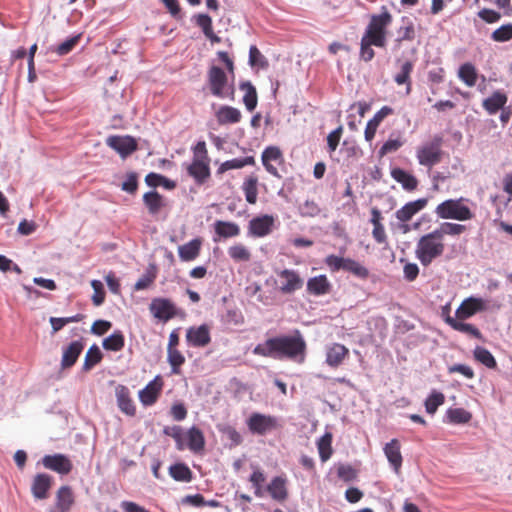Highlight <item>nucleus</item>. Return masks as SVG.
Returning <instances> with one entry per match:
<instances>
[{
    "label": "nucleus",
    "mask_w": 512,
    "mask_h": 512,
    "mask_svg": "<svg viewBox=\"0 0 512 512\" xmlns=\"http://www.w3.org/2000/svg\"><path fill=\"white\" fill-rule=\"evenodd\" d=\"M491 39L495 42H507L512 39V23L504 24L494 30Z\"/></svg>",
    "instance_id": "nucleus-53"
},
{
    "label": "nucleus",
    "mask_w": 512,
    "mask_h": 512,
    "mask_svg": "<svg viewBox=\"0 0 512 512\" xmlns=\"http://www.w3.org/2000/svg\"><path fill=\"white\" fill-rule=\"evenodd\" d=\"M249 481L254 487V494L257 497L263 496V483L265 482V475L259 469H255L249 477Z\"/></svg>",
    "instance_id": "nucleus-54"
},
{
    "label": "nucleus",
    "mask_w": 512,
    "mask_h": 512,
    "mask_svg": "<svg viewBox=\"0 0 512 512\" xmlns=\"http://www.w3.org/2000/svg\"><path fill=\"white\" fill-rule=\"evenodd\" d=\"M349 356V349L340 343H333L327 348L326 363L332 367L337 368Z\"/></svg>",
    "instance_id": "nucleus-25"
},
{
    "label": "nucleus",
    "mask_w": 512,
    "mask_h": 512,
    "mask_svg": "<svg viewBox=\"0 0 512 512\" xmlns=\"http://www.w3.org/2000/svg\"><path fill=\"white\" fill-rule=\"evenodd\" d=\"M473 356L476 361L489 369H495L497 367V362L494 356L488 349L484 347L477 346L473 351Z\"/></svg>",
    "instance_id": "nucleus-44"
},
{
    "label": "nucleus",
    "mask_w": 512,
    "mask_h": 512,
    "mask_svg": "<svg viewBox=\"0 0 512 512\" xmlns=\"http://www.w3.org/2000/svg\"><path fill=\"white\" fill-rule=\"evenodd\" d=\"M392 178L400 183L407 191H414L418 187L417 178L401 168H394L391 170Z\"/></svg>",
    "instance_id": "nucleus-32"
},
{
    "label": "nucleus",
    "mask_w": 512,
    "mask_h": 512,
    "mask_svg": "<svg viewBox=\"0 0 512 512\" xmlns=\"http://www.w3.org/2000/svg\"><path fill=\"white\" fill-rule=\"evenodd\" d=\"M228 255L235 262H249L252 254L242 243H237L228 249Z\"/></svg>",
    "instance_id": "nucleus-45"
},
{
    "label": "nucleus",
    "mask_w": 512,
    "mask_h": 512,
    "mask_svg": "<svg viewBox=\"0 0 512 512\" xmlns=\"http://www.w3.org/2000/svg\"><path fill=\"white\" fill-rule=\"evenodd\" d=\"M143 202L152 215H156L166 206L164 198L157 191H150L143 195Z\"/></svg>",
    "instance_id": "nucleus-36"
},
{
    "label": "nucleus",
    "mask_w": 512,
    "mask_h": 512,
    "mask_svg": "<svg viewBox=\"0 0 512 512\" xmlns=\"http://www.w3.org/2000/svg\"><path fill=\"white\" fill-rule=\"evenodd\" d=\"M337 475L345 482H350L356 478V471L350 465L341 464L337 468Z\"/></svg>",
    "instance_id": "nucleus-60"
},
{
    "label": "nucleus",
    "mask_w": 512,
    "mask_h": 512,
    "mask_svg": "<svg viewBox=\"0 0 512 512\" xmlns=\"http://www.w3.org/2000/svg\"><path fill=\"white\" fill-rule=\"evenodd\" d=\"M307 350L306 341L300 330L291 334L268 338L253 349V354L274 359L303 361Z\"/></svg>",
    "instance_id": "nucleus-1"
},
{
    "label": "nucleus",
    "mask_w": 512,
    "mask_h": 512,
    "mask_svg": "<svg viewBox=\"0 0 512 512\" xmlns=\"http://www.w3.org/2000/svg\"><path fill=\"white\" fill-rule=\"evenodd\" d=\"M462 321L463 320L453 318L449 315L445 318V322L455 331L466 333L479 340H483V335L477 327L469 323H464Z\"/></svg>",
    "instance_id": "nucleus-31"
},
{
    "label": "nucleus",
    "mask_w": 512,
    "mask_h": 512,
    "mask_svg": "<svg viewBox=\"0 0 512 512\" xmlns=\"http://www.w3.org/2000/svg\"><path fill=\"white\" fill-rule=\"evenodd\" d=\"M53 485V477L46 473H39L35 475L31 492L36 499L43 500L48 498L49 490Z\"/></svg>",
    "instance_id": "nucleus-20"
},
{
    "label": "nucleus",
    "mask_w": 512,
    "mask_h": 512,
    "mask_svg": "<svg viewBox=\"0 0 512 512\" xmlns=\"http://www.w3.org/2000/svg\"><path fill=\"white\" fill-rule=\"evenodd\" d=\"M42 464L46 469L62 475L69 474L73 469L71 460L64 454L45 455Z\"/></svg>",
    "instance_id": "nucleus-14"
},
{
    "label": "nucleus",
    "mask_w": 512,
    "mask_h": 512,
    "mask_svg": "<svg viewBox=\"0 0 512 512\" xmlns=\"http://www.w3.org/2000/svg\"><path fill=\"white\" fill-rule=\"evenodd\" d=\"M163 432L165 435L170 436L175 440L178 450L184 449L183 430L180 426L165 427Z\"/></svg>",
    "instance_id": "nucleus-56"
},
{
    "label": "nucleus",
    "mask_w": 512,
    "mask_h": 512,
    "mask_svg": "<svg viewBox=\"0 0 512 512\" xmlns=\"http://www.w3.org/2000/svg\"><path fill=\"white\" fill-rule=\"evenodd\" d=\"M80 39H81V34H78V35H75V36L65 40L64 42H62L61 44H59L56 47L55 52L60 56L70 53L75 48V46L79 43Z\"/></svg>",
    "instance_id": "nucleus-55"
},
{
    "label": "nucleus",
    "mask_w": 512,
    "mask_h": 512,
    "mask_svg": "<svg viewBox=\"0 0 512 512\" xmlns=\"http://www.w3.org/2000/svg\"><path fill=\"white\" fill-rule=\"evenodd\" d=\"M427 203L428 200L426 198L408 202L396 211L395 216L400 222H408L415 214L424 209Z\"/></svg>",
    "instance_id": "nucleus-26"
},
{
    "label": "nucleus",
    "mask_w": 512,
    "mask_h": 512,
    "mask_svg": "<svg viewBox=\"0 0 512 512\" xmlns=\"http://www.w3.org/2000/svg\"><path fill=\"white\" fill-rule=\"evenodd\" d=\"M277 274L282 280L279 289L283 294H292L303 287L304 281L297 271L283 269Z\"/></svg>",
    "instance_id": "nucleus-13"
},
{
    "label": "nucleus",
    "mask_w": 512,
    "mask_h": 512,
    "mask_svg": "<svg viewBox=\"0 0 512 512\" xmlns=\"http://www.w3.org/2000/svg\"><path fill=\"white\" fill-rule=\"evenodd\" d=\"M247 426L252 433L264 435L268 431L277 428V420L270 415L253 413L247 421Z\"/></svg>",
    "instance_id": "nucleus-11"
},
{
    "label": "nucleus",
    "mask_w": 512,
    "mask_h": 512,
    "mask_svg": "<svg viewBox=\"0 0 512 512\" xmlns=\"http://www.w3.org/2000/svg\"><path fill=\"white\" fill-rule=\"evenodd\" d=\"M331 283L326 275H318L308 279L307 292L314 296L328 294L331 291Z\"/></svg>",
    "instance_id": "nucleus-28"
},
{
    "label": "nucleus",
    "mask_w": 512,
    "mask_h": 512,
    "mask_svg": "<svg viewBox=\"0 0 512 512\" xmlns=\"http://www.w3.org/2000/svg\"><path fill=\"white\" fill-rule=\"evenodd\" d=\"M342 135V127H338L337 129L330 132L327 136V144L330 153H333L337 146L339 145L340 139Z\"/></svg>",
    "instance_id": "nucleus-63"
},
{
    "label": "nucleus",
    "mask_w": 512,
    "mask_h": 512,
    "mask_svg": "<svg viewBox=\"0 0 512 512\" xmlns=\"http://www.w3.org/2000/svg\"><path fill=\"white\" fill-rule=\"evenodd\" d=\"M115 396L120 411L129 417H134L136 415V405L128 387L121 384L116 386Z\"/></svg>",
    "instance_id": "nucleus-17"
},
{
    "label": "nucleus",
    "mask_w": 512,
    "mask_h": 512,
    "mask_svg": "<svg viewBox=\"0 0 512 512\" xmlns=\"http://www.w3.org/2000/svg\"><path fill=\"white\" fill-rule=\"evenodd\" d=\"M486 309L485 301L481 298L469 297L462 301L460 306L457 308L455 315L459 320H465L476 313Z\"/></svg>",
    "instance_id": "nucleus-16"
},
{
    "label": "nucleus",
    "mask_w": 512,
    "mask_h": 512,
    "mask_svg": "<svg viewBox=\"0 0 512 512\" xmlns=\"http://www.w3.org/2000/svg\"><path fill=\"white\" fill-rule=\"evenodd\" d=\"M103 354L100 348L93 344L86 352L82 370L84 372L90 371L94 366L102 361Z\"/></svg>",
    "instance_id": "nucleus-41"
},
{
    "label": "nucleus",
    "mask_w": 512,
    "mask_h": 512,
    "mask_svg": "<svg viewBox=\"0 0 512 512\" xmlns=\"http://www.w3.org/2000/svg\"><path fill=\"white\" fill-rule=\"evenodd\" d=\"M478 16L486 23H496L501 19V14L495 10L484 8L478 12Z\"/></svg>",
    "instance_id": "nucleus-64"
},
{
    "label": "nucleus",
    "mask_w": 512,
    "mask_h": 512,
    "mask_svg": "<svg viewBox=\"0 0 512 512\" xmlns=\"http://www.w3.org/2000/svg\"><path fill=\"white\" fill-rule=\"evenodd\" d=\"M162 381L157 377L150 381L142 390L139 391V399L144 406L153 405L162 390Z\"/></svg>",
    "instance_id": "nucleus-24"
},
{
    "label": "nucleus",
    "mask_w": 512,
    "mask_h": 512,
    "mask_svg": "<svg viewBox=\"0 0 512 512\" xmlns=\"http://www.w3.org/2000/svg\"><path fill=\"white\" fill-rule=\"evenodd\" d=\"M215 234L219 238H232L240 234V227L238 224L229 221L217 220L214 223Z\"/></svg>",
    "instance_id": "nucleus-33"
},
{
    "label": "nucleus",
    "mask_w": 512,
    "mask_h": 512,
    "mask_svg": "<svg viewBox=\"0 0 512 512\" xmlns=\"http://www.w3.org/2000/svg\"><path fill=\"white\" fill-rule=\"evenodd\" d=\"M416 38V29L413 21L404 16L401 18V25L396 30V38L394 40L395 47L400 48L405 41L411 42Z\"/></svg>",
    "instance_id": "nucleus-23"
},
{
    "label": "nucleus",
    "mask_w": 512,
    "mask_h": 512,
    "mask_svg": "<svg viewBox=\"0 0 512 512\" xmlns=\"http://www.w3.org/2000/svg\"><path fill=\"white\" fill-rule=\"evenodd\" d=\"M239 88L244 92L243 103L246 109L252 112L258 103L257 91L250 81L240 83Z\"/></svg>",
    "instance_id": "nucleus-35"
},
{
    "label": "nucleus",
    "mask_w": 512,
    "mask_h": 512,
    "mask_svg": "<svg viewBox=\"0 0 512 512\" xmlns=\"http://www.w3.org/2000/svg\"><path fill=\"white\" fill-rule=\"evenodd\" d=\"M447 419L453 424H466L471 421L472 414L463 408H450L446 412Z\"/></svg>",
    "instance_id": "nucleus-46"
},
{
    "label": "nucleus",
    "mask_w": 512,
    "mask_h": 512,
    "mask_svg": "<svg viewBox=\"0 0 512 512\" xmlns=\"http://www.w3.org/2000/svg\"><path fill=\"white\" fill-rule=\"evenodd\" d=\"M187 173L191 176L195 183L203 185L210 178V161L192 159L187 167Z\"/></svg>",
    "instance_id": "nucleus-18"
},
{
    "label": "nucleus",
    "mask_w": 512,
    "mask_h": 512,
    "mask_svg": "<svg viewBox=\"0 0 512 512\" xmlns=\"http://www.w3.org/2000/svg\"><path fill=\"white\" fill-rule=\"evenodd\" d=\"M320 208L314 201L307 200L301 207L300 212L304 217H315L320 214Z\"/></svg>",
    "instance_id": "nucleus-62"
},
{
    "label": "nucleus",
    "mask_w": 512,
    "mask_h": 512,
    "mask_svg": "<svg viewBox=\"0 0 512 512\" xmlns=\"http://www.w3.org/2000/svg\"><path fill=\"white\" fill-rule=\"evenodd\" d=\"M169 474L174 480L180 482H190L193 478L192 471L184 463H177L170 466Z\"/></svg>",
    "instance_id": "nucleus-43"
},
{
    "label": "nucleus",
    "mask_w": 512,
    "mask_h": 512,
    "mask_svg": "<svg viewBox=\"0 0 512 512\" xmlns=\"http://www.w3.org/2000/svg\"><path fill=\"white\" fill-rule=\"evenodd\" d=\"M75 502V496L70 486H61L55 497V504L51 512H69Z\"/></svg>",
    "instance_id": "nucleus-19"
},
{
    "label": "nucleus",
    "mask_w": 512,
    "mask_h": 512,
    "mask_svg": "<svg viewBox=\"0 0 512 512\" xmlns=\"http://www.w3.org/2000/svg\"><path fill=\"white\" fill-rule=\"evenodd\" d=\"M102 345L103 348L107 351L118 352L122 350L125 345V338L122 331H114L110 336L103 340Z\"/></svg>",
    "instance_id": "nucleus-40"
},
{
    "label": "nucleus",
    "mask_w": 512,
    "mask_h": 512,
    "mask_svg": "<svg viewBox=\"0 0 512 512\" xmlns=\"http://www.w3.org/2000/svg\"><path fill=\"white\" fill-rule=\"evenodd\" d=\"M443 136L437 134L416 148V159L419 165L431 170L442 162L445 152L442 149Z\"/></svg>",
    "instance_id": "nucleus-4"
},
{
    "label": "nucleus",
    "mask_w": 512,
    "mask_h": 512,
    "mask_svg": "<svg viewBox=\"0 0 512 512\" xmlns=\"http://www.w3.org/2000/svg\"><path fill=\"white\" fill-rule=\"evenodd\" d=\"M249 63L251 66H258L261 68H266L268 66V61L254 45L251 46L249 50Z\"/></svg>",
    "instance_id": "nucleus-57"
},
{
    "label": "nucleus",
    "mask_w": 512,
    "mask_h": 512,
    "mask_svg": "<svg viewBox=\"0 0 512 512\" xmlns=\"http://www.w3.org/2000/svg\"><path fill=\"white\" fill-rule=\"evenodd\" d=\"M506 102L507 96L502 92L496 91L483 101V107L490 115H493L500 109H503Z\"/></svg>",
    "instance_id": "nucleus-37"
},
{
    "label": "nucleus",
    "mask_w": 512,
    "mask_h": 512,
    "mask_svg": "<svg viewBox=\"0 0 512 512\" xmlns=\"http://www.w3.org/2000/svg\"><path fill=\"white\" fill-rule=\"evenodd\" d=\"M413 70V64L410 61H406L402 64L400 72L395 75V82L398 85L406 84V92L407 94L411 91V80H410V74Z\"/></svg>",
    "instance_id": "nucleus-48"
},
{
    "label": "nucleus",
    "mask_w": 512,
    "mask_h": 512,
    "mask_svg": "<svg viewBox=\"0 0 512 512\" xmlns=\"http://www.w3.org/2000/svg\"><path fill=\"white\" fill-rule=\"evenodd\" d=\"M445 396L443 393L438 391H432V393L428 396L425 401V409L429 414H434L438 407L444 404Z\"/></svg>",
    "instance_id": "nucleus-52"
},
{
    "label": "nucleus",
    "mask_w": 512,
    "mask_h": 512,
    "mask_svg": "<svg viewBox=\"0 0 512 512\" xmlns=\"http://www.w3.org/2000/svg\"><path fill=\"white\" fill-rule=\"evenodd\" d=\"M261 160L266 171L274 177L281 178L277 167L273 164H283L284 157L281 149L277 146L266 147L261 155Z\"/></svg>",
    "instance_id": "nucleus-12"
},
{
    "label": "nucleus",
    "mask_w": 512,
    "mask_h": 512,
    "mask_svg": "<svg viewBox=\"0 0 512 512\" xmlns=\"http://www.w3.org/2000/svg\"><path fill=\"white\" fill-rule=\"evenodd\" d=\"M383 451L394 472L396 474H400L403 457L401 454V445L399 440L394 438L390 442L386 443Z\"/></svg>",
    "instance_id": "nucleus-21"
},
{
    "label": "nucleus",
    "mask_w": 512,
    "mask_h": 512,
    "mask_svg": "<svg viewBox=\"0 0 512 512\" xmlns=\"http://www.w3.org/2000/svg\"><path fill=\"white\" fill-rule=\"evenodd\" d=\"M242 190L246 201L249 204H255L258 197V178L253 175L248 176L242 184Z\"/></svg>",
    "instance_id": "nucleus-39"
},
{
    "label": "nucleus",
    "mask_w": 512,
    "mask_h": 512,
    "mask_svg": "<svg viewBox=\"0 0 512 512\" xmlns=\"http://www.w3.org/2000/svg\"><path fill=\"white\" fill-rule=\"evenodd\" d=\"M241 118L240 110L232 106H221L216 112V119L220 125L235 124L240 122Z\"/></svg>",
    "instance_id": "nucleus-30"
},
{
    "label": "nucleus",
    "mask_w": 512,
    "mask_h": 512,
    "mask_svg": "<svg viewBox=\"0 0 512 512\" xmlns=\"http://www.w3.org/2000/svg\"><path fill=\"white\" fill-rule=\"evenodd\" d=\"M207 83L213 96L234 100V84L229 83L228 75L222 68L211 66L207 73Z\"/></svg>",
    "instance_id": "nucleus-5"
},
{
    "label": "nucleus",
    "mask_w": 512,
    "mask_h": 512,
    "mask_svg": "<svg viewBox=\"0 0 512 512\" xmlns=\"http://www.w3.org/2000/svg\"><path fill=\"white\" fill-rule=\"evenodd\" d=\"M467 200L463 197L458 199H447L437 205L436 215L441 219H454L468 221L474 218V213L465 204Z\"/></svg>",
    "instance_id": "nucleus-6"
},
{
    "label": "nucleus",
    "mask_w": 512,
    "mask_h": 512,
    "mask_svg": "<svg viewBox=\"0 0 512 512\" xmlns=\"http://www.w3.org/2000/svg\"><path fill=\"white\" fill-rule=\"evenodd\" d=\"M436 232L440 234V238L443 240L444 235L457 236L466 231V226L457 223L444 222L437 229Z\"/></svg>",
    "instance_id": "nucleus-51"
},
{
    "label": "nucleus",
    "mask_w": 512,
    "mask_h": 512,
    "mask_svg": "<svg viewBox=\"0 0 512 512\" xmlns=\"http://www.w3.org/2000/svg\"><path fill=\"white\" fill-rule=\"evenodd\" d=\"M272 499L284 502L288 498L287 479L283 476L274 477L267 486Z\"/></svg>",
    "instance_id": "nucleus-27"
},
{
    "label": "nucleus",
    "mask_w": 512,
    "mask_h": 512,
    "mask_svg": "<svg viewBox=\"0 0 512 512\" xmlns=\"http://www.w3.org/2000/svg\"><path fill=\"white\" fill-rule=\"evenodd\" d=\"M444 249L445 246L440 234L433 230L419 239L415 254L423 266H428L434 259L443 254Z\"/></svg>",
    "instance_id": "nucleus-3"
},
{
    "label": "nucleus",
    "mask_w": 512,
    "mask_h": 512,
    "mask_svg": "<svg viewBox=\"0 0 512 512\" xmlns=\"http://www.w3.org/2000/svg\"><path fill=\"white\" fill-rule=\"evenodd\" d=\"M332 433L326 432L318 441L317 448L322 462H326L333 454L332 449Z\"/></svg>",
    "instance_id": "nucleus-42"
},
{
    "label": "nucleus",
    "mask_w": 512,
    "mask_h": 512,
    "mask_svg": "<svg viewBox=\"0 0 512 512\" xmlns=\"http://www.w3.org/2000/svg\"><path fill=\"white\" fill-rule=\"evenodd\" d=\"M275 225V217L273 215L264 214L252 218L248 224L249 235L257 238H262L269 235Z\"/></svg>",
    "instance_id": "nucleus-10"
},
{
    "label": "nucleus",
    "mask_w": 512,
    "mask_h": 512,
    "mask_svg": "<svg viewBox=\"0 0 512 512\" xmlns=\"http://www.w3.org/2000/svg\"><path fill=\"white\" fill-rule=\"evenodd\" d=\"M201 246H202L201 238L192 239L188 243L179 246L178 254H179L180 259L185 262L195 260L200 254Z\"/></svg>",
    "instance_id": "nucleus-29"
},
{
    "label": "nucleus",
    "mask_w": 512,
    "mask_h": 512,
    "mask_svg": "<svg viewBox=\"0 0 512 512\" xmlns=\"http://www.w3.org/2000/svg\"><path fill=\"white\" fill-rule=\"evenodd\" d=\"M458 76L469 87L476 84L477 72L474 65L471 63L461 65L458 71Z\"/></svg>",
    "instance_id": "nucleus-49"
},
{
    "label": "nucleus",
    "mask_w": 512,
    "mask_h": 512,
    "mask_svg": "<svg viewBox=\"0 0 512 512\" xmlns=\"http://www.w3.org/2000/svg\"><path fill=\"white\" fill-rule=\"evenodd\" d=\"M83 349L84 343L81 340L72 341L66 348L63 349L61 368L65 370L74 366Z\"/></svg>",
    "instance_id": "nucleus-22"
},
{
    "label": "nucleus",
    "mask_w": 512,
    "mask_h": 512,
    "mask_svg": "<svg viewBox=\"0 0 512 512\" xmlns=\"http://www.w3.org/2000/svg\"><path fill=\"white\" fill-rule=\"evenodd\" d=\"M121 188L130 194L136 193L138 189V177L135 172H130L126 176V180L122 183Z\"/></svg>",
    "instance_id": "nucleus-59"
},
{
    "label": "nucleus",
    "mask_w": 512,
    "mask_h": 512,
    "mask_svg": "<svg viewBox=\"0 0 512 512\" xmlns=\"http://www.w3.org/2000/svg\"><path fill=\"white\" fill-rule=\"evenodd\" d=\"M145 182L150 187L164 186L166 189H174L176 184L174 181L157 173H149L145 177Z\"/></svg>",
    "instance_id": "nucleus-50"
},
{
    "label": "nucleus",
    "mask_w": 512,
    "mask_h": 512,
    "mask_svg": "<svg viewBox=\"0 0 512 512\" xmlns=\"http://www.w3.org/2000/svg\"><path fill=\"white\" fill-rule=\"evenodd\" d=\"M106 144L115 150L122 158H126L138 149L136 139L130 135H112L106 139Z\"/></svg>",
    "instance_id": "nucleus-9"
},
{
    "label": "nucleus",
    "mask_w": 512,
    "mask_h": 512,
    "mask_svg": "<svg viewBox=\"0 0 512 512\" xmlns=\"http://www.w3.org/2000/svg\"><path fill=\"white\" fill-rule=\"evenodd\" d=\"M187 447L194 453L204 450L205 438L203 432L196 426L191 427L187 432Z\"/></svg>",
    "instance_id": "nucleus-34"
},
{
    "label": "nucleus",
    "mask_w": 512,
    "mask_h": 512,
    "mask_svg": "<svg viewBox=\"0 0 512 512\" xmlns=\"http://www.w3.org/2000/svg\"><path fill=\"white\" fill-rule=\"evenodd\" d=\"M91 286L94 290V294L92 296V302L95 306H100L103 304L105 300V292L103 289V284L99 280H93L91 282Z\"/></svg>",
    "instance_id": "nucleus-58"
},
{
    "label": "nucleus",
    "mask_w": 512,
    "mask_h": 512,
    "mask_svg": "<svg viewBox=\"0 0 512 512\" xmlns=\"http://www.w3.org/2000/svg\"><path fill=\"white\" fill-rule=\"evenodd\" d=\"M149 310L154 318L162 322H167L179 315L176 305L168 298L158 297L152 299Z\"/></svg>",
    "instance_id": "nucleus-8"
},
{
    "label": "nucleus",
    "mask_w": 512,
    "mask_h": 512,
    "mask_svg": "<svg viewBox=\"0 0 512 512\" xmlns=\"http://www.w3.org/2000/svg\"><path fill=\"white\" fill-rule=\"evenodd\" d=\"M392 14L383 6L379 14H373L366 26L360 42V57L363 61L369 62L375 52L372 46L384 48L387 43V29L392 23Z\"/></svg>",
    "instance_id": "nucleus-2"
},
{
    "label": "nucleus",
    "mask_w": 512,
    "mask_h": 512,
    "mask_svg": "<svg viewBox=\"0 0 512 512\" xmlns=\"http://www.w3.org/2000/svg\"><path fill=\"white\" fill-rule=\"evenodd\" d=\"M186 341L193 347H205L211 342L210 328L206 324L189 327L186 331Z\"/></svg>",
    "instance_id": "nucleus-15"
},
{
    "label": "nucleus",
    "mask_w": 512,
    "mask_h": 512,
    "mask_svg": "<svg viewBox=\"0 0 512 512\" xmlns=\"http://www.w3.org/2000/svg\"><path fill=\"white\" fill-rule=\"evenodd\" d=\"M248 165H255V159L253 156H247L244 158H234L223 162L217 169L216 174L222 175L226 171L231 169H241Z\"/></svg>",
    "instance_id": "nucleus-38"
},
{
    "label": "nucleus",
    "mask_w": 512,
    "mask_h": 512,
    "mask_svg": "<svg viewBox=\"0 0 512 512\" xmlns=\"http://www.w3.org/2000/svg\"><path fill=\"white\" fill-rule=\"evenodd\" d=\"M167 361L173 374L181 373V366L185 363V357L177 348L167 349Z\"/></svg>",
    "instance_id": "nucleus-47"
},
{
    "label": "nucleus",
    "mask_w": 512,
    "mask_h": 512,
    "mask_svg": "<svg viewBox=\"0 0 512 512\" xmlns=\"http://www.w3.org/2000/svg\"><path fill=\"white\" fill-rule=\"evenodd\" d=\"M324 263L332 273L343 270L345 272L351 273L353 276L361 280H366L370 276V272L367 267L349 257L346 258L335 254H330L325 257Z\"/></svg>",
    "instance_id": "nucleus-7"
},
{
    "label": "nucleus",
    "mask_w": 512,
    "mask_h": 512,
    "mask_svg": "<svg viewBox=\"0 0 512 512\" xmlns=\"http://www.w3.org/2000/svg\"><path fill=\"white\" fill-rule=\"evenodd\" d=\"M196 24L202 29L205 36H209V34H212V19L209 15L199 14L196 17Z\"/></svg>",
    "instance_id": "nucleus-61"
}]
</instances>
